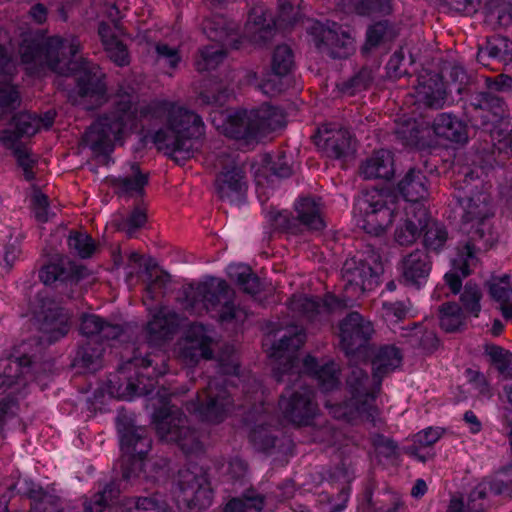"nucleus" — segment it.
I'll return each mask as SVG.
<instances>
[{"label":"nucleus","mask_w":512,"mask_h":512,"mask_svg":"<svg viewBox=\"0 0 512 512\" xmlns=\"http://www.w3.org/2000/svg\"><path fill=\"white\" fill-rule=\"evenodd\" d=\"M227 47L228 46L212 44L200 49L195 60L196 70L205 72L215 69L225 59Z\"/></svg>","instance_id":"nucleus-45"},{"label":"nucleus","mask_w":512,"mask_h":512,"mask_svg":"<svg viewBox=\"0 0 512 512\" xmlns=\"http://www.w3.org/2000/svg\"><path fill=\"white\" fill-rule=\"evenodd\" d=\"M154 387L155 381L153 379L140 375L137 378V383L128 381L124 388L122 386L117 389L112 387L110 393L117 398L129 400L134 396L148 395Z\"/></svg>","instance_id":"nucleus-47"},{"label":"nucleus","mask_w":512,"mask_h":512,"mask_svg":"<svg viewBox=\"0 0 512 512\" xmlns=\"http://www.w3.org/2000/svg\"><path fill=\"white\" fill-rule=\"evenodd\" d=\"M315 144L329 158L341 159L355 150V141L347 129L323 125L315 136Z\"/></svg>","instance_id":"nucleus-20"},{"label":"nucleus","mask_w":512,"mask_h":512,"mask_svg":"<svg viewBox=\"0 0 512 512\" xmlns=\"http://www.w3.org/2000/svg\"><path fill=\"white\" fill-rule=\"evenodd\" d=\"M67 245L69 249L81 258L91 257L96 250L93 239L86 233L70 232Z\"/></svg>","instance_id":"nucleus-55"},{"label":"nucleus","mask_w":512,"mask_h":512,"mask_svg":"<svg viewBox=\"0 0 512 512\" xmlns=\"http://www.w3.org/2000/svg\"><path fill=\"white\" fill-rule=\"evenodd\" d=\"M41 323L42 338L49 344L65 336L70 329V316L59 306L44 308Z\"/></svg>","instance_id":"nucleus-30"},{"label":"nucleus","mask_w":512,"mask_h":512,"mask_svg":"<svg viewBox=\"0 0 512 512\" xmlns=\"http://www.w3.org/2000/svg\"><path fill=\"white\" fill-rule=\"evenodd\" d=\"M155 52L156 62L163 67L174 69L181 61L178 49L166 43H157Z\"/></svg>","instance_id":"nucleus-59"},{"label":"nucleus","mask_w":512,"mask_h":512,"mask_svg":"<svg viewBox=\"0 0 512 512\" xmlns=\"http://www.w3.org/2000/svg\"><path fill=\"white\" fill-rule=\"evenodd\" d=\"M406 218L395 231L396 241L403 246L413 244L423 229L426 217V210L417 204H407L404 207Z\"/></svg>","instance_id":"nucleus-26"},{"label":"nucleus","mask_w":512,"mask_h":512,"mask_svg":"<svg viewBox=\"0 0 512 512\" xmlns=\"http://www.w3.org/2000/svg\"><path fill=\"white\" fill-rule=\"evenodd\" d=\"M404 337L413 347H418L426 351L434 350L438 345L436 334L420 324H414L412 327L404 328Z\"/></svg>","instance_id":"nucleus-46"},{"label":"nucleus","mask_w":512,"mask_h":512,"mask_svg":"<svg viewBox=\"0 0 512 512\" xmlns=\"http://www.w3.org/2000/svg\"><path fill=\"white\" fill-rule=\"evenodd\" d=\"M228 274L248 294L254 295L261 290V282L249 266L243 264L230 265L228 267Z\"/></svg>","instance_id":"nucleus-44"},{"label":"nucleus","mask_w":512,"mask_h":512,"mask_svg":"<svg viewBox=\"0 0 512 512\" xmlns=\"http://www.w3.org/2000/svg\"><path fill=\"white\" fill-rule=\"evenodd\" d=\"M431 132L436 138L451 143L465 144L468 141L467 125L449 113H440L433 119L427 127V135Z\"/></svg>","instance_id":"nucleus-23"},{"label":"nucleus","mask_w":512,"mask_h":512,"mask_svg":"<svg viewBox=\"0 0 512 512\" xmlns=\"http://www.w3.org/2000/svg\"><path fill=\"white\" fill-rule=\"evenodd\" d=\"M183 308L191 314L209 313L220 322H240L246 318L243 309L234 303L235 293L225 280L210 277L183 288Z\"/></svg>","instance_id":"nucleus-5"},{"label":"nucleus","mask_w":512,"mask_h":512,"mask_svg":"<svg viewBox=\"0 0 512 512\" xmlns=\"http://www.w3.org/2000/svg\"><path fill=\"white\" fill-rule=\"evenodd\" d=\"M374 79L373 72L371 69L362 68L356 73L344 86L343 90L353 95L355 93L366 90Z\"/></svg>","instance_id":"nucleus-62"},{"label":"nucleus","mask_w":512,"mask_h":512,"mask_svg":"<svg viewBox=\"0 0 512 512\" xmlns=\"http://www.w3.org/2000/svg\"><path fill=\"white\" fill-rule=\"evenodd\" d=\"M491 297L499 304L506 319H512V281L510 276L494 277L489 282Z\"/></svg>","instance_id":"nucleus-40"},{"label":"nucleus","mask_w":512,"mask_h":512,"mask_svg":"<svg viewBox=\"0 0 512 512\" xmlns=\"http://www.w3.org/2000/svg\"><path fill=\"white\" fill-rule=\"evenodd\" d=\"M365 179H389L394 174L392 153L385 149L375 151L361 166Z\"/></svg>","instance_id":"nucleus-33"},{"label":"nucleus","mask_w":512,"mask_h":512,"mask_svg":"<svg viewBox=\"0 0 512 512\" xmlns=\"http://www.w3.org/2000/svg\"><path fill=\"white\" fill-rule=\"evenodd\" d=\"M234 405L233 398L221 379L215 378L197 393L195 400L187 403V410L200 420L218 424L228 416Z\"/></svg>","instance_id":"nucleus-10"},{"label":"nucleus","mask_w":512,"mask_h":512,"mask_svg":"<svg viewBox=\"0 0 512 512\" xmlns=\"http://www.w3.org/2000/svg\"><path fill=\"white\" fill-rule=\"evenodd\" d=\"M313 31L317 48L333 58H347L355 50L352 36L335 22L327 26L317 23Z\"/></svg>","instance_id":"nucleus-19"},{"label":"nucleus","mask_w":512,"mask_h":512,"mask_svg":"<svg viewBox=\"0 0 512 512\" xmlns=\"http://www.w3.org/2000/svg\"><path fill=\"white\" fill-rule=\"evenodd\" d=\"M212 337L202 324H192L175 347V355L186 366L193 367L201 359L212 357Z\"/></svg>","instance_id":"nucleus-17"},{"label":"nucleus","mask_w":512,"mask_h":512,"mask_svg":"<svg viewBox=\"0 0 512 512\" xmlns=\"http://www.w3.org/2000/svg\"><path fill=\"white\" fill-rule=\"evenodd\" d=\"M203 30L207 37L223 46L237 48V24L223 15H214L203 23Z\"/></svg>","instance_id":"nucleus-32"},{"label":"nucleus","mask_w":512,"mask_h":512,"mask_svg":"<svg viewBox=\"0 0 512 512\" xmlns=\"http://www.w3.org/2000/svg\"><path fill=\"white\" fill-rule=\"evenodd\" d=\"M304 341L305 334L302 329L290 327L268 350L269 357L274 360L273 371L278 382L285 381L286 375L289 382L300 378L296 351L304 344Z\"/></svg>","instance_id":"nucleus-11"},{"label":"nucleus","mask_w":512,"mask_h":512,"mask_svg":"<svg viewBox=\"0 0 512 512\" xmlns=\"http://www.w3.org/2000/svg\"><path fill=\"white\" fill-rule=\"evenodd\" d=\"M29 364L30 358L27 356L0 359V386L10 387L15 384Z\"/></svg>","instance_id":"nucleus-43"},{"label":"nucleus","mask_w":512,"mask_h":512,"mask_svg":"<svg viewBox=\"0 0 512 512\" xmlns=\"http://www.w3.org/2000/svg\"><path fill=\"white\" fill-rule=\"evenodd\" d=\"M174 495L184 512H200L212 503V489L206 473L197 467L179 470Z\"/></svg>","instance_id":"nucleus-9"},{"label":"nucleus","mask_w":512,"mask_h":512,"mask_svg":"<svg viewBox=\"0 0 512 512\" xmlns=\"http://www.w3.org/2000/svg\"><path fill=\"white\" fill-rule=\"evenodd\" d=\"M148 180V173L143 172L136 163L129 164L123 175L108 179L117 194L131 197L143 196Z\"/></svg>","instance_id":"nucleus-25"},{"label":"nucleus","mask_w":512,"mask_h":512,"mask_svg":"<svg viewBox=\"0 0 512 512\" xmlns=\"http://www.w3.org/2000/svg\"><path fill=\"white\" fill-rule=\"evenodd\" d=\"M121 449L130 455V466L123 467V478L130 481L139 477L144 466L143 457L151 448V439L144 427L135 426L124 417L117 419Z\"/></svg>","instance_id":"nucleus-12"},{"label":"nucleus","mask_w":512,"mask_h":512,"mask_svg":"<svg viewBox=\"0 0 512 512\" xmlns=\"http://www.w3.org/2000/svg\"><path fill=\"white\" fill-rule=\"evenodd\" d=\"M416 102L427 107L440 108L446 98V89L438 74L420 75L415 87Z\"/></svg>","instance_id":"nucleus-24"},{"label":"nucleus","mask_w":512,"mask_h":512,"mask_svg":"<svg viewBox=\"0 0 512 512\" xmlns=\"http://www.w3.org/2000/svg\"><path fill=\"white\" fill-rule=\"evenodd\" d=\"M383 311L385 317L390 321H401L411 314L412 306L408 302H384Z\"/></svg>","instance_id":"nucleus-63"},{"label":"nucleus","mask_w":512,"mask_h":512,"mask_svg":"<svg viewBox=\"0 0 512 512\" xmlns=\"http://www.w3.org/2000/svg\"><path fill=\"white\" fill-rule=\"evenodd\" d=\"M79 50L80 42L76 37L53 36L48 38L42 47L25 41L20 46L19 53L22 63L31 74L40 73L45 67L61 75L73 73L81 68L83 75L77 81V104L89 110L105 101L106 87L97 68H90L86 63L79 66Z\"/></svg>","instance_id":"nucleus-2"},{"label":"nucleus","mask_w":512,"mask_h":512,"mask_svg":"<svg viewBox=\"0 0 512 512\" xmlns=\"http://www.w3.org/2000/svg\"><path fill=\"white\" fill-rule=\"evenodd\" d=\"M398 190L410 204L425 199L428 196L426 176L416 169H410L398 183Z\"/></svg>","instance_id":"nucleus-35"},{"label":"nucleus","mask_w":512,"mask_h":512,"mask_svg":"<svg viewBox=\"0 0 512 512\" xmlns=\"http://www.w3.org/2000/svg\"><path fill=\"white\" fill-rule=\"evenodd\" d=\"M16 64L0 41V118L20 105V95L12 84Z\"/></svg>","instance_id":"nucleus-21"},{"label":"nucleus","mask_w":512,"mask_h":512,"mask_svg":"<svg viewBox=\"0 0 512 512\" xmlns=\"http://www.w3.org/2000/svg\"><path fill=\"white\" fill-rule=\"evenodd\" d=\"M31 208L38 222H47L54 215L49 207L48 197L39 190H34L31 195Z\"/></svg>","instance_id":"nucleus-60"},{"label":"nucleus","mask_w":512,"mask_h":512,"mask_svg":"<svg viewBox=\"0 0 512 512\" xmlns=\"http://www.w3.org/2000/svg\"><path fill=\"white\" fill-rule=\"evenodd\" d=\"M250 440L254 447L263 452H269L275 447L276 437L272 434L270 428L257 424L250 433Z\"/></svg>","instance_id":"nucleus-58"},{"label":"nucleus","mask_w":512,"mask_h":512,"mask_svg":"<svg viewBox=\"0 0 512 512\" xmlns=\"http://www.w3.org/2000/svg\"><path fill=\"white\" fill-rule=\"evenodd\" d=\"M423 228H425V246L433 251H439L442 249L448 240V232L446 227L436 221H429L426 216Z\"/></svg>","instance_id":"nucleus-51"},{"label":"nucleus","mask_w":512,"mask_h":512,"mask_svg":"<svg viewBox=\"0 0 512 512\" xmlns=\"http://www.w3.org/2000/svg\"><path fill=\"white\" fill-rule=\"evenodd\" d=\"M54 118L55 112L51 110L45 112L41 117L28 112L19 113L13 117L10 127L0 134V143L13 151L27 180L34 178L32 172L34 160L30 157L23 139L35 135L41 128H49L53 124Z\"/></svg>","instance_id":"nucleus-7"},{"label":"nucleus","mask_w":512,"mask_h":512,"mask_svg":"<svg viewBox=\"0 0 512 512\" xmlns=\"http://www.w3.org/2000/svg\"><path fill=\"white\" fill-rule=\"evenodd\" d=\"M355 212L359 214L358 226L368 234L379 235L388 228L394 211L387 206L386 196L378 190L366 192L357 200Z\"/></svg>","instance_id":"nucleus-13"},{"label":"nucleus","mask_w":512,"mask_h":512,"mask_svg":"<svg viewBox=\"0 0 512 512\" xmlns=\"http://www.w3.org/2000/svg\"><path fill=\"white\" fill-rule=\"evenodd\" d=\"M381 270L379 264L372 267L369 263L360 259H347L341 269L346 297L358 296L367 290L373 289L378 284Z\"/></svg>","instance_id":"nucleus-18"},{"label":"nucleus","mask_w":512,"mask_h":512,"mask_svg":"<svg viewBox=\"0 0 512 512\" xmlns=\"http://www.w3.org/2000/svg\"><path fill=\"white\" fill-rule=\"evenodd\" d=\"M153 424L159 438L176 443L186 454L201 452L203 445L195 431L188 425L183 412L174 405H164L153 415Z\"/></svg>","instance_id":"nucleus-8"},{"label":"nucleus","mask_w":512,"mask_h":512,"mask_svg":"<svg viewBox=\"0 0 512 512\" xmlns=\"http://www.w3.org/2000/svg\"><path fill=\"white\" fill-rule=\"evenodd\" d=\"M212 122L224 135L248 142L260 134L279 128L282 115L277 109L262 105L257 109L221 112L214 115Z\"/></svg>","instance_id":"nucleus-6"},{"label":"nucleus","mask_w":512,"mask_h":512,"mask_svg":"<svg viewBox=\"0 0 512 512\" xmlns=\"http://www.w3.org/2000/svg\"><path fill=\"white\" fill-rule=\"evenodd\" d=\"M164 122L157 130L153 142L167 154L190 157L193 139L204 133L202 119L194 112L168 101H156L138 106L130 95L119 96L113 111L98 118L85 132L83 144L95 154H107L113 149V141L137 127L139 122Z\"/></svg>","instance_id":"nucleus-1"},{"label":"nucleus","mask_w":512,"mask_h":512,"mask_svg":"<svg viewBox=\"0 0 512 512\" xmlns=\"http://www.w3.org/2000/svg\"><path fill=\"white\" fill-rule=\"evenodd\" d=\"M294 64L293 53L289 46L279 45L272 56V71L278 75L288 74Z\"/></svg>","instance_id":"nucleus-57"},{"label":"nucleus","mask_w":512,"mask_h":512,"mask_svg":"<svg viewBox=\"0 0 512 512\" xmlns=\"http://www.w3.org/2000/svg\"><path fill=\"white\" fill-rule=\"evenodd\" d=\"M402 361L400 350L394 345H385L378 349L373 360V378L375 386L369 383V378L364 369L352 366L347 377V386L351 398L342 404L331 405L328 402L326 407L329 413L336 419L348 423L358 421H370L374 426L381 423L378 408L375 406L376 390L379 389L381 380L397 369Z\"/></svg>","instance_id":"nucleus-4"},{"label":"nucleus","mask_w":512,"mask_h":512,"mask_svg":"<svg viewBox=\"0 0 512 512\" xmlns=\"http://www.w3.org/2000/svg\"><path fill=\"white\" fill-rule=\"evenodd\" d=\"M440 325L447 332H454L463 325V313L455 303L443 304L440 308Z\"/></svg>","instance_id":"nucleus-56"},{"label":"nucleus","mask_w":512,"mask_h":512,"mask_svg":"<svg viewBox=\"0 0 512 512\" xmlns=\"http://www.w3.org/2000/svg\"><path fill=\"white\" fill-rule=\"evenodd\" d=\"M297 219L309 230L320 231L325 227L320 201L302 197L295 204Z\"/></svg>","instance_id":"nucleus-36"},{"label":"nucleus","mask_w":512,"mask_h":512,"mask_svg":"<svg viewBox=\"0 0 512 512\" xmlns=\"http://www.w3.org/2000/svg\"><path fill=\"white\" fill-rule=\"evenodd\" d=\"M98 33L108 57L118 66L128 65L129 54L127 48L113 33L112 27L106 23H101Z\"/></svg>","instance_id":"nucleus-37"},{"label":"nucleus","mask_w":512,"mask_h":512,"mask_svg":"<svg viewBox=\"0 0 512 512\" xmlns=\"http://www.w3.org/2000/svg\"><path fill=\"white\" fill-rule=\"evenodd\" d=\"M178 325V315L168 308H161L147 324L148 341L153 345H160L173 335Z\"/></svg>","instance_id":"nucleus-28"},{"label":"nucleus","mask_w":512,"mask_h":512,"mask_svg":"<svg viewBox=\"0 0 512 512\" xmlns=\"http://www.w3.org/2000/svg\"><path fill=\"white\" fill-rule=\"evenodd\" d=\"M344 7L359 15L388 14L391 12V0H341Z\"/></svg>","instance_id":"nucleus-50"},{"label":"nucleus","mask_w":512,"mask_h":512,"mask_svg":"<svg viewBox=\"0 0 512 512\" xmlns=\"http://www.w3.org/2000/svg\"><path fill=\"white\" fill-rule=\"evenodd\" d=\"M279 410L287 420L294 424H310L318 411L314 390L303 385L294 390L286 389L280 397Z\"/></svg>","instance_id":"nucleus-16"},{"label":"nucleus","mask_w":512,"mask_h":512,"mask_svg":"<svg viewBox=\"0 0 512 512\" xmlns=\"http://www.w3.org/2000/svg\"><path fill=\"white\" fill-rule=\"evenodd\" d=\"M264 499L255 492L246 493L243 498L230 500L225 507V512H260L263 509Z\"/></svg>","instance_id":"nucleus-53"},{"label":"nucleus","mask_w":512,"mask_h":512,"mask_svg":"<svg viewBox=\"0 0 512 512\" xmlns=\"http://www.w3.org/2000/svg\"><path fill=\"white\" fill-rule=\"evenodd\" d=\"M491 297L499 304L506 319H512V281L510 276L494 277L489 282Z\"/></svg>","instance_id":"nucleus-38"},{"label":"nucleus","mask_w":512,"mask_h":512,"mask_svg":"<svg viewBox=\"0 0 512 512\" xmlns=\"http://www.w3.org/2000/svg\"><path fill=\"white\" fill-rule=\"evenodd\" d=\"M486 354L504 377H512V353L496 345H486Z\"/></svg>","instance_id":"nucleus-54"},{"label":"nucleus","mask_w":512,"mask_h":512,"mask_svg":"<svg viewBox=\"0 0 512 512\" xmlns=\"http://www.w3.org/2000/svg\"><path fill=\"white\" fill-rule=\"evenodd\" d=\"M460 299L463 307L467 312L474 314V316H478V313L481 310V291L476 284L468 282L465 285Z\"/></svg>","instance_id":"nucleus-61"},{"label":"nucleus","mask_w":512,"mask_h":512,"mask_svg":"<svg viewBox=\"0 0 512 512\" xmlns=\"http://www.w3.org/2000/svg\"><path fill=\"white\" fill-rule=\"evenodd\" d=\"M373 334L372 322L358 312L349 313L339 325L341 346L349 357L365 358Z\"/></svg>","instance_id":"nucleus-15"},{"label":"nucleus","mask_w":512,"mask_h":512,"mask_svg":"<svg viewBox=\"0 0 512 512\" xmlns=\"http://www.w3.org/2000/svg\"><path fill=\"white\" fill-rule=\"evenodd\" d=\"M477 58L483 65H487L485 63L486 58L497 59L504 64H508L512 61V41L507 38H494L479 50Z\"/></svg>","instance_id":"nucleus-42"},{"label":"nucleus","mask_w":512,"mask_h":512,"mask_svg":"<svg viewBox=\"0 0 512 512\" xmlns=\"http://www.w3.org/2000/svg\"><path fill=\"white\" fill-rule=\"evenodd\" d=\"M488 493L512 498V469L505 480L496 479L479 483L469 494L468 509L471 512H481L484 505L482 502L478 503V501L484 500Z\"/></svg>","instance_id":"nucleus-31"},{"label":"nucleus","mask_w":512,"mask_h":512,"mask_svg":"<svg viewBox=\"0 0 512 512\" xmlns=\"http://www.w3.org/2000/svg\"><path fill=\"white\" fill-rule=\"evenodd\" d=\"M395 133L405 145H424L427 127L420 129L416 120L407 119L397 123Z\"/></svg>","instance_id":"nucleus-49"},{"label":"nucleus","mask_w":512,"mask_h":512,"mask_svg":"<svg viewBox=\"0 0 512 512\" xmlns=\"http://www.w3.org/2000/svg\"><path fill=\"white\" fill-rule=\"evenodd\" d=\"M491 297L499 304L506 319H512V281L510 276L494 277L489 282Z\"/></svg>","instance_id":"nucleus-39"},{"label":"nucleus","mask_w":512,"mask_h":512,"mask_svg":"<svg viewBox=\"0 0 512 512\" xmlns=\"http://www.w3.org/2000/svg\"><path fill=\"white\" fill-rule=\"evenodd\" d=\"M85 271L83 266L61 257L44 265L39 278L45 285L57 284L72 288L84 277Z\"/></svg>","instance_id":"nucleus-22"},{"label":"nucleus","mask_w":512,"mask_h":512,"mask_svg":"<svg viewBox=\"0 0 512 512\" xmlns=\"http://www.w3.org/2000/svg\"><path fill=\"white\" fill-rule=\"evenodd\" d=\"M512 21L510 0H488L485 4V22L493 29L506 27Z\"/></svg>","instance_id":"nucleus-41"},{"label":"nucleus","mask_w":512,"mask_h":512,"mask_svg":"<svg viewBox=\"0 0 512 512\" xmlns=\"http://www.w3.org/2000/svg\"><path fill=\"white\" fill-rule=\"evenodd\" d=\"M214 167L218 170L215 188L222 199L237 201L246 190L245 172L241 161L225 151L215 156Z\"/></svg>","instance_id":"nucleus-14"},{"label":"nucleus","mask_w":512,"mask_h":512,"mask_svg":"<svg viewBox=\"0 0 512 512\" xmlns=\"http://www.w3.org/2000/svg\"><path fill=\"white\" fill-rule=\"evenodd\" d=\"M338 367L334 362L319 366L316 359L307 356L303 360V372L313 375L323 391H332L339 385Z\"/></svg>","instance_id":"nucleus-34"},{"label":"nucleus","mask_w":512,"mask_h":512,"mask_svg":"<svg viewBox=\"0 0 512 512\" xmlns=\"http://www.w3.org/2000/svg\"><path fill=\"white\" fill-rule=\"evenodd\" d=\"M430 270L429 257L424 250H415L402 261V277L410 286L419 288L425 284Z\"/></svg>","instance_id":"nucleus-29"},{"label":"nucleus","mask_w":512,"mask_h":512,"mask_svg":"<svg viewBox=\"0 0 512 512\" xmlns=\"http://www.w3.org/2000/svg\"><path fill=\"white\" fill-rule=\"evenodd\" d=\"M149 283L147 285V293L151 298L162 293L170 281V276L162 270H152L149 272Z\"/></svg>","instance_id":"nucleus-64"},{"label":"nucleus","mask_w":512,"mask_h":512,"mask_svg":"<svg viewBox=\"0 0 512 512\" xmlns=\"http://www.w3.org/2000/svg\"><path fill=\"white\" fill-rule=\"evenodd\" d=\"M472 105L491 114V117L489 114L483 115V118H485L487 122L497 121L504 113L503 101L499 97L492 95L490 92L479 93L474 98Z\"/></svg>","instance_id":"nucleus-48"},{"label":"nucleus","mask_w":512,"mask_h":512,"mask_svg":"<svg viewBox=\"0 0 512 512\" xmlns=\"http://www.w3.org/2000/svg\"><path fill=\"white\" fill-rule=\"evenodd\" d=\"M463 210L461 230L465 238L456 247L452 270L444 276L446 284L454 294L461 289V278L471 274L478 266L481 254L497 241L491 224L494 213L488 194L478 192L467 198Z\"/></svg>","instance_id":"nucleus-3"},{"label":"nucleus","mask_w":512,"mask_h":512,"mask_svg":"<svg viewBox=\"0 0 512 512\" xmlns=\"http://www.w3.org/2000/svg\"><path fill=\"white\" fill-rule=\"evenodd\" d=\"M103 349L95 346L91 341L82 345L77 352L75 362L89 371H96L101 366Z\"/></svg>","instance_id":"nucleus-52"},{"label":"nucleus","mask_w":512,"mask_h":512,"mask_svg":"<svg viewBox=\"0 0 512 512\" xmlns=\"http://www.w3.org/2000/svg\"><path fill=\"white\" fill-rule=\"evenodd\" d=\"M340 306H342V300L330 294L326 295L322 302L303 295L293 296L289 304L291 311L309 320H314L317 316L327 314Z\"/></svg>","instance_id":"nucleus-27"}]
</instances>
